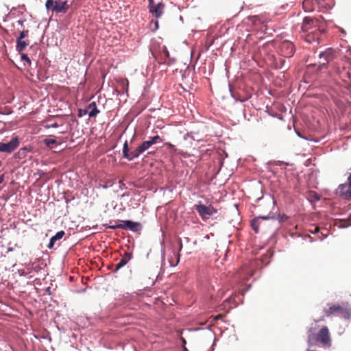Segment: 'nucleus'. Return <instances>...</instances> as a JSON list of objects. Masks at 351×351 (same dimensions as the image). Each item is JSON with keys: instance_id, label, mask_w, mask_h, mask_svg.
<instances>
[{"instance_id": "obj_1", "label": "nucleus", "mask_w": 351, "mask_h": 351, "mask_svg": "<svg viewBox=\"0 0 351 351\" xmlns=\"http://www.w3.org/2000/svg\"><path fill=\"white\" fill-rule=\"evenodd\" d=\"M308 343L310 346L319 343L324 346H331V338L327 326H323L317 333H314L310 329L308 333Z\"/></svg>"}, {"instance_id": "obj_2", "label": "nucleus", "mask_w": 351, "mask_h": 351, "mask_svg": "<svg viewBox=\"0 0 351 351\" xmlns=\"http://www.w3.org/2000/svg\"><path fill=\"white\" fill-rule=\"evenodd\" d=\"M324 311L326 317L338 315L345 319L351 317V306L348 303L330 304H328V308L324 309Z\"/></svg>"}, {"instance_id": "obj_3", "label": "nucleus", "mask_w": 351, "mask_h": 351, "mask_svg": "<svg viewBox=\"0 0 351 351\" xmlns=\"http://www.w3.org/2000/svg\"><path fill=\"white\" fill-rule=\"evenodd\" d=\"M45 8L47 10L56 13H66L69 10V5L67 3V1L59 0V1H56L54 0H47Z\"/></svg>"}, {"instance_id": "obj_4", "label": "nucleus", "mask_w": 351, "mask_h": 351, "mask_svg": "<svg viewBox=\"0 0 351 351\" xmlns=\"http://www.w3.org/2000/svg\"><path fill=\"white\" fill-rule=\"evenodd\" d=\"M318 24L319 21L317 19L306 16L303 19L301 27L302 31L307 33H315V32L319 29Z\"/></svg>"}, {"instance_id": "obj_5", "label": "nucleus", "mask_w": 351, "mask_h": 351, "mask_svg": "<svg viewBox=\"0 0 351 351\" xmlns=\"http://www.w3.org/2000/svg\"><path fill=\"white\" fill-rule=\"evenodd\" d=\"M337 194L345 199H351V172L348 176L347 182L341 184L337 187Z\"/></svg>"}, {"instance_id": "obj_6", "label": "nucleus", "mask_w": 351, "mask_h": 351, "mask_svg": "<svg viewBox=\"0 0 351 351\" xmlns=\"http://www.w3.org/2000/svg\"><path fill=\"white\" fill-rule=\"evenodd\" d=\"M20 144L19 138L14 136L12 140L7 143H0V152L10 154L14 152Z\"/></svg>"}, {"instance_id": "obj_7", "label": "nucleus", "mask_w": 351, "mask_h": 351, "mask_svg": "<svg viewBox=\"0 0 351 351\" xmlns=\"http://www.w3.org/2000/svg\"><path fill=\"white\" fill-rule=\"evenodd\" d=\"M280 51L282 56L290 58L292 57L295 53V47L291 42L285 40L281 43Z\"/></svg>"}, {"instance_id": "obj_8", "label": "nucleus", "mask_w": 351, "mask_h": 351, "mask_svg": "<svg viewBox=\"0 0 351 351\" xmlns=\"http://www.w3.org/2000/svg\"><path fill=\"white\" fill-rule=\"evenodd\" d=\"M195 209L198 212L199 215L202 217V218H208L210 216L217 213V210L215 209L213 206H206L204 204H199L195 206Z\"/></svg>"}, {"instance_id": "obj_9", "label": "nucleus", "mask_w": 351, "mask_h": 351, "mask_svg": "<svg viewBox=\"0 0 351 351\" xmlns=\"http://www.w3.org/2000/svg\"><path fill=\"white\" fill-rule=\"evenodd\" d=\"M123 230H130L133 232H138L141 229V224L139 222H134L130 220L122 221Z\"/></svg>"}, {"instance_id": "obj_10", "label": "nucleus", "mask_w": 351, "mask_h": 351, "mask_svg": "<svg viewBox=\"0 0 351 351\" xmlns=\"http://www.w3.org/2000/svg\"><path fill=\"white\" fill-rule=\"evenodd\" d=\"M165 7V5L162 2H158L156 4V6L152 7L149 12L156 19H158L162 16Z\"/></svg>"}, {"instance_id": "obj_11", "label": "nucleus", "mask_w": 351, "mask_h": 351, "mask_svg": "<svg viewBox=\"0 0 351 351\" xmlns=\"http://www.w3.org/2000/svg\"><path fill=\"white\" fill-rule=\"evenodd\" d=\"M99 110L97 108V105L95 102L90 103L87 108L84 110V114H88V116L90 117H95L97 116V114H99Z\"/></svg>"}, {"instance_id": "obj_12", "label": "nucleus", "mask_w": 351, "mask_h": 351, "mask_svg": "<svg viewBox=\"0 0 351 351\" xmlns=\"http://www.w3.org/2000/svg\"><path fill=\"white\" fill-rule=\"evenodd\" d=\"M65 234V232L63 230L58 232L54 236H53L49 241V243L47 245L49 249H52L56 241L61 239L63 236Z\"/></svg>"}, {"instance_id": "obj_13", "label": "nucleus", "mask_w": 351, "mask_h": 351, "mask_svg": "<svg viewBox=\"0 0 351 351\" xmlns=\"http://www.w3.org/2000/svg\"><path fill=\"white\" fill-rule=\"evenodd\" d=\"M269 218H270V217L266 216V217H260L258 218L252 219L251 221V227H252V230L256 233H258V226H259V221H258L259 219H267Z\"/></svg>"}, {"instance_id": "obj_14", "label": "nucleus", "mask_w": 351, "mask_h": 351, "mask_svg": "<svg viewBox=\"0 0 351 351\" xmlns=\"http://www.w3.org/2000/svg\"><path fill=\"white\" fill-rule=\"evenodd\" d=\"M29 45V42L23 40V39L16 40V50L21 53L25 48Z\"/></svg>"}, {"instance_id": "obj_15", "label": "nucleus", "mask_w": 351, "mask_h": 351, "mask_svg": "<svg viewBox=\"0 0 351 351\" xmlns=\"http://www.w3.org/2000/svg\"><path fill=\"white\" fill-rule=\"evenodd\" d=\"M305 39L308 43H312L315 40L318 41L319 40V37L317 33L315 34V33H308Z\"/></svg>"}, {"instance_id": "obj_16", "label": "nucleus", "mask_w": 351, "mask_h": 351, "mask_svg": "<svg viewBox=\"0 0 351 351\" xmlns=\"http://www.w3.org/2000/svg\"><path fill=\"white\" fill-rule=\"evenodd\" d=\"M143 153L139 147H136V149L130 153V160H133L134 158H138L141 154Z\"/></svg>"}, {"instance_id": "obj_17", "label": "nucleus", "mask_w": 351, "mask_h": 351, "mask_svg": "<svg viewBox=\"0 0 351 351\" xmlns=\"http://www.w3.org/2000/svg\"><path fill=\"white\" fill-rule=\"evenodd\" d=\"M132 258V254L128 252H125L124 254L122 256L121 261L119 262L121 263L123 265H125Z\"/></svg>"}, {"instance_id": "obj_18", "label": "nucleus", "mask_w": 351, "mask_h": 351, "mask_svg": "<svg viewBox=\"0 0 351 351\" xmlns=\"http://www.w3.org/2000/svg\"><path fill=\"white\" fill-rule=\"evenodd\" d=\"M152 145H153V144L149 139V141L143 142V143L140 145L138 147L142 150V152H144L146 150H147Z\"/></svg>"}, {"instance_id": "obj_19", "label": "nucleus", "mask_w": 351, "mask_h": 351, "mask_svg": "<svg viewBox=\"0 0 351 351\" xmlns=\"http://www.w3.org/2000/svg\"><path fill=\"white\" fill-rule=\"evenodd\" d=\"M130 152L127 141L125 142L123 147V157L130 160Z\"/></svg>"}, {"instance_id": "obj_20", "label": "nucleus", "mask_w": 351, "mask_h": 351, "mask_svg": "<svg viewBox=\"0 0 351 351\" xmlns=\"http://www.w3.org/2000/svg\"><path fill=\"white\" fill-rule=\"evenodd\" d=\"M43 143L46 146L49 147H52V145L57 144L56 140L51 138H45L43 140Z\"/></svg>"}, {"instance_id": "obj_21", "label": "nucleus", "mask_w": 351, "mask_h": 351, "mask_svg": "<svg viewBox=\"0 0 351 351\" xmlns=\"http://www.w3.org/2000/svg\"><path fill=\"white\" fill-rule=\"evenodd\" d=\"M331 56H332L331 53L328 51H326L325 52L320 53L319 55V57L320 58H324L326 59V62H328L330 60Z\"/></svg>"}, {"instance_id": "obj_22", "label": "nucleus", "mask_w": 351, "mask_h": 351, "mask_svg": "<svg viewBox=\"0 0 351 351\" xmlns=\"http://www.w3.org/2000/svg\"><path fill=\"white\" fill-rule=\"evenodd\" d=\"M150 141L152 143V144L154 145V144H156V143H157L158 142H161L162 139L160 138V137L158 135H157V136H154L153 137H151L150 138Z\"/></svg>"}, {"instance_id": "obj_23", "label": "nucleus", "mask_w": 351, "mask_h": 351, "mask_svg": "<svg viewBox=\"0 0 351 351\" xmlns=\"http://www.w3.org/2000/svg\"><path fill=\"white\" fill-rule=\"evenodd\" d=\"M29 31L28 30H23L21 32L20 35L17 39H24L25 37L28 36Z\"/></svg>"}, {"instance_id": "obj_24", "label": "nucleus", "mask_w": 351, "mask_h": 351, "mask_svg": "<svg viewBox=\"0 0 351 351\" xmlns=\"http://www.w3.org/2000/svg\"><path fill=\"white\" fill-rule=\"evenodd\" d=\"M109 228L112 229V230H115V229H117V228L122 229V228H123V226H122V221H121L120 223H116L114 225L110 226Z\"/></svg>"}, {"instance_id": "obj_25", "label": "nucleus", "mask_w": 351, "mask_h": 351, "mask_svg": "<svg viewBox=\"0 0 351 351\" xmlns=\"http://www.w3.org/2000/svg\"><path fill=\"white\" fill-rule=\"evenodd\" d=\"M21 60L25 61L29 65L31 64V60L27 54L22 53L21 54Z\"/></svg>"}, {"instance_id": "obj_26", "label": "nucleus", "mask_w": 351, "mask_h": 351, "mask_svg": "<svg viewBox=\"0 0 351 351\" xmlns=\"http://www.w3.org/2000/svg\"><path fill=\"white\" fill-rule=\"evenodd\" d=\"M277 219H278L280 223H282V222H285L286 220H287L288 216L286 215H278Z\"/></svg>"}, {"instance_id": "obj_27", "label": "nucleus", "mask_w": 351, "mask_h": 351, "mask_svg": "<svg viewBox=\"0 0 351 351\" xmlns=\"http://www.w3.org/2000/svg\"><path fill=\"white\" fill-rule=\"evenodd\" d=\"M149 1V5H148V8H149V11L152 9V7H154L156 6V3L154 2V0H148Z\"/></svg>"}, {"instance_id": "obj_28", "label": "nucleus", "mask_w": 351, "mask_h": 351, "mask_svg": "<svg viewBox=\"0 0 351 351\" xmlns=\"http://www.w3.org/2000/svg\"><path fill=\"white\" fill-rule=\"evenodd\" d=\"M124 265L121 264V262L117 263L115 266L114 271H117L120 268L123 267Z\"/></svg>"}, {"instance_id": "obj_29", "label": "nucleus", "mask_w": 351, "mask_h": 351, "mask_svg": "<svg viewBox=\"0 0 351 351\" xmlns=\"http://www.w3.org/2000/svg\"><path fill=\"white\" fill-rule=\"evenodd\" d=\"M163 55L166 57V58H169V53L168 51V50L167 49V48L165 47H164V49H163Z\"/></svg>"}, {"instance_id": "obj_30", "label": "nucleus", "mask_w": 351, "mask_h": 351, "mask_svg": "<svg viewBox=\"0 0 351 351\" xmlns=\"http://www.w3.org/2000/svg\"><path fill=\"white\" fill-rule=\"evenodd\" d=\"M58 127V124L57 123H54L50 125H47L46 128H56Z\"/></svg>"}, {"instance_id": "obj_31", "label": "nucleus", "mask_w": 351, "mask_h": 351, "mask_svg": "<svg viewBox=\"0 0 351 351\" xmlns=\"http://www.w3.org/2000/svg\"><path fill=\"white\" fill-rule=\"evenodd\" d=\"M26 150H27V148L23 147L19 151L18 154H25Z\"/></svg>"}, {"instance_id": "obj_32", "label": "nucleus", "mask_w": 351, "mask_h": 351, "mask_svg": "<svg viewBox=\"0 0 351 351\" xmlns=\"http://www.w3.org/2000/svg\"><path fill=\"white\" fill-rule=\"evenodd\" d=\"M5 176L3 174L0 176V184H1L4 181Z\"/></svg>"}, {"instance_id": "obj_33", "label": "nucleus", "mask_w": 351, "mask_h": 351, "mask_svg": "<svg viewBox=\"0 0 351 351\" xmlns=\"http://www.w3.org/2000/svg\"><path fill=\"white\" fill-rule=\"evenodd\" d=\"M155 29H157L158 28V21H155L154 22Z\"/></svg>"}, {"instance_id": "obj_34", "label": "nucleus", "mask_w": 351, "mask_h": 351, "mask_svg": "<svg viewBox=\"0 0 351 351\" xmlns=\"http://www.w3.org/2000/svg\"><path fill=\"white\" fill-rule=\"evenodd\" d=\"M84 110H82V109H80V110H79V116H80V117H82V114H84Z\"/></svg>"}, {"instance_id": "obj_35", "label": "nucleus", "mask_w": 351, "mask_h": 351, "mask_svg": "<svg viewBox=\"0 0 351 351\" xmlns=\"http://www.w3.org/2000/svg\"><path fill=\"white\" fill-rule=\"evenodd\" d=\"M221 317H222V315H218L215 317V319H221Z\"/></svg>"}, {"instance_id": "obj_36", "label": "nucleus", "mask_w": 351, "mask_h": 351, "mask_svg": "<svg viewBox=\"0 0 351 351\" xmlns=\"http://www.w3.org/2000/svg\"><path fill=\"white\" fill-rule=\"evenodd\" d=\"M318 231H319V228L316 227L315 229V232H317Z\"/></svg>"}, {"instance_id": "obj_37", "label": "nucleus", "mask_w": 351, "mask_h": 351, "mask_svg": "<svg viewBox=\"0 0 351 351\" xmlns=\"http://www.w3.org/2000/svg\"><path fill=\"white\" fill-rule=\"evenodd\" d=\"M169 146L170 147H174L172 144H169Z\"/></svg>"}, {"instance_id": "obj_38", "label": "nucleus", "mask_w": 351, "mask_h": 351, "mask_svg": "<svg viewBox=\"0 0 351 351\" xmlns=\"http://www.w3.org/2000/svg\"><path fill=\"white\" fill-rule=\"evenodd\" d=\"M182 247V243L180 244V250H181V248Z\"/></svg>"}, {"instance_id": "obj_39", "label": "nucleus", "mask_w": 351, "mask_h": 351, "mask_svg": "<svg viewBox=\"0 0 351 351\" xmlns=\"http://www.w3.org/2000/svg\"><path fill=\"white\" fill-rule=\"evenodd\" d=\"M324 317H322V318L320 319V320H324Z\"/></svg>"}, {"instance_id": "obj_40", "label": "nucleus", "mask_w": 351, "mask_h": 351, "mask_svg": "<svg viewBox=\"0 0 351 351\" xmlns=\"http://www.w3.org/2000/svg\"><path fill=\"white\" fill-rule=\"evenodd\" d=\"M347 75H348V76H350V73H347Z\"/></svg>"}]
</instances>
